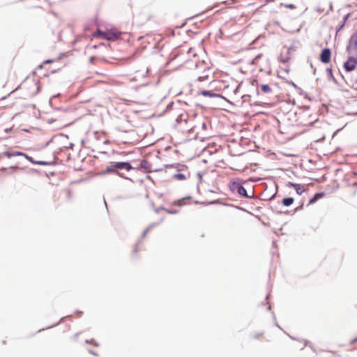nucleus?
Masks as SVG:
<instances>
[{
    "instance_id": "nucleus-21",
    "label": "nucleus",
    "mask_w": 357,
    "mask_h": 357,
    "mask_svg": "<svg viewBox=\"0 0 357 357\" xmlns=\"http://www.w3.org/2000/svg\"><path fill=\"white\" fill-rule=\"evenodd\" d=\"M202 94L206 96L210 95V92L207 91H202Z\"/></svg>"
},
{
    "instance_id": "nucleus-20",
    "label": "nucleus",
    "mask_w": 357,
    "mask_h": 357,
    "mask_svg": "<svg viewBox=\"0 0 357 357\" xmlns=\"http://www.w3.org/2000/svg\"><path fill=\"white\" fill-rule=\"evenodd\" d=\"M86 342L95 345L96 347L98 346V344L95 340H91V341L86 340Z\"/></svg>"
},
{
    "instance_id": "nucleus-17",
    "label": "nucleus",
    "mask_w": 357,
    "mask_h": 357,
    "mask_svg": "<svg viewBox=\"0 0 357 357\" xmlns=\"http://www.w3.org/2000/svg\"><path fill=\"white\" fill-rule=\"evenodd\" d=\"M208 79V75H204L202 76H199L198 77V81L199 82H202V81H204V80H206Z\"/></svg>"
},
{
    "instance_id": "nucleus-22",
    "label": "nucleus",
    "mask_w": 357,
    "mask_h": 357,
    "mask_svg": "<svg viewBox=\"0 0 357 357\" xmlns=\"http://www.w3.org/2000/svg\"><path fill=\"white\" fill-rule=\"evenodd\" d=\"M183 202V200H178L176 202H175V204H178L179 206H181Z\"/></svg>"
},
{
    "instance_id": "nucleus-24",
    "label": "nucleus",
    "mask_w": 357,
    "mask_h": 357,
    "mask_svg": "<svg viewBox=\"0 0 357 357\" xmlns=\"http://www.w3.org/2000/svg\"><path fill=\"white\" fill-rule=\"evenodd\" d=\"M149 230V228L146 229L144 232V236L146 235V232Z\"/></svg>"
},
{
    "instance_id": "nucleus-16",
    "label": "nucleus",
    "mask_w": 357,
    "mask_h": 357,
    "mask_svg": "<svg viewBox=\"0 0 357 357\" xmlns=\"http://www.w3.org/2000/svg\"><path fill=\"white\" fill-rule=\"evenodd\" d=\"M174 178H176L178 180H184L186 178V176L185 174L179 173V174H175Z\"/></svg>"
},
{
    "instance_id": "nucleus-9",
    "label": "nucleus",
    "mask_w": 357,
    "mask_h": 357,
    "mask_svg": "<svg viewBox=\"0 0 357 357\" xmlns=\"http://www.w3.org/2000/svg\"><path fill=\"white\" fill-rule=\"evenodd\" d=\"M241 183H242V181L240 180L239 178L233 179V180L230 181V182L229 183V189L232 192L238 191V188H240V186L241 185Z\"/></svg>"
},
{
    "instance_id": "nucleus-8",
    "label": "nucleus",
    "mask_w": 357,
    "mask_h": 357,
    "mask_svg": "<svg viewBox=\"0 0 357 357\" xmlns=\"http://www.w3.org/2000/svg\"><path fill=\"white\" fill-rule=\"evenodd\" d=\"M114 167L116 168V169H126L127 171H130L133 169L131 166L130 163L128 162H114Z\"/></svg>"
},
{
    "instance_id": "nucleus-5",
    "label": "nucleus",
    "mask_w": 357,
    "mask_h": 357,
    "mask_svg": "<svg viewBox=\"0 0 357 357\" xmlns=\"http://www.w3.org/2000/svg\"><path fill=\"white\" fill-rule=\"evenodd\" d=\"M331 59V51L328 48H325L322 50L320 54V61L323 63H328Z\"/></svg>"
},
{
    "instance_id": "nucleus-2",
    "label": "nucleus",
    "mask_w": 357,
    "mask_h": 357,
    "mask_svg": "<svg viewBox=\"0 0 357 357\" xmlns=\"http://www.w3.org/2000/svg\"><path fill=\"white\" fill-rule=\"evenodd\" d=\"M3 155L8 158H10L11 157H15V156H24L26 159H27L31 163L39 164V165H45V162H35L33 160L31 157H30V156L27 155L26 153L20 152V151H13V152L6 151L3 153Z\"/></svg>"
},
{
    "instance_id": "nucleus-23",
    "label": "nucleus",
    "mask_w": 357,
    "mask_h": 357,
    "mask_svg": "<svg viewBox=\"0 0 357 357\" xmlns=\"http://www.w3.org/2000/svg\"><path fill=\"white\" fill-rule=\"evenodd\" d=\"M67 195H68V197L69 198H70V197H71V196H72V193H71V191H70V190H67Z\"/></svg>"
},
{
    "instance_id": "nucleus-12",
    "label": "nucleus",
    "mask_w": 357,
    "mask_h": 357,
    "mask_svg": "<svg viewBox=\"0 0 357 357\" xmlns=\"http://www.w3.org/2000/svg\"><path fill=\"white\" fill-rule=\"evenodd\" d=\"M324 197V193H317L312 198L310 199L309 204H312L316 202L319 199Z\"/></svg>"
},
{
    "instance_id": "nucleus-11",
    "label": "nucleus",
    "mask_w": 357,
    "mask_h": 357,
    "mask_svg": "<svg viewBox=\"0 0 357 357\" xmlns=\"http://www.w3.org/2000/svg\"><path fill=\"white\" fill-rule=\"evenodd\" d=\"M294 201L292 197H286L282 199V203L285 206H289L294 203Z\"/></svg>"
},
{
    "instance_id": "nucleus-14",
    "label": "nucleus",
    "mask_w": 357,
    "mask_h": 357,
    "mask_svg": "<svg viewBox=\"0 0 357 357\" xmlns=\"http://www.w3.org/2000/svg\"><path fill=\"white\" fill-rule=\"evenodd\" d=\"M351 43L354 46V48L357 49V32L352 36Z\"/></svg>"
},
{
    "instance_id": "nucleus-25",
    "label": "nucleus",
    "mask_w": 357,
    "mask_h": 357,
    "mask_svg": "<svg viewBox=\"0 0 357 357\" xmlns=\"http://www.w3.org/2000/svg\"><path fill=\"white\" fill-rule=\"evenodd\" d=\"M50 62H51V61H50V60H47L46 61H45V62H44V64L49 63H50Z\"/></svg>"
},
{
    "instance_id": "nucleus-1",
    "label": "nucleus",
    "mask_w": 357,
    "mask_h": 357,
    "mask_svg": "<svg viewBox=\"0 0 357 357\" xmlns=\"http://www.w3.org/2000/svg\"><path fill=\"white\" fill-rule=\"evenodd\" d=\"M121 32L115 28L107 29L105 31L98 30L93 35V37H100L107 40H116L121 38Z\"/></svg>"
},
{
    "instance_id": "nucleus-10",
    "label": "nucleus",
    "mask_w": 357,
    "mask_h": 357,
    "mask_svg": "<svg viewBox=\"0 0 357 357\" xmlns=\"http://www.w3.org/2000/svg\"><path fill=\"white\" fill-rule=\"evenodd\" d=\"M105 174H116L119 176L121 174L118 172L116 168L114 167V162L112 163L109 166H107L105 170Z\"/></svg>"
},
{
    "instance_id": "nucleus-4",
    "label": "nucleus",
    "mask_w": 357,
    "mask_h": 357,
    "mask_svg": "<svg viewBox=\"0 0 357 357\" xmlns=\"http://www.w3.org/2000/svg\"><path fill=\"white\" fill-rule=\"evenodd\" d=\"M357 66V59L353 56L349 57L344 63V68L346 71L351 72L354 70Z\"/></svg>"
},
{
    "instance_id": "nucleus-19",
    "label": "nucleus",
    "mask_w": 357,
    "mask_h": 357,
    "mask_svg": "<svg viewBox=\"0 0 357 357\" xmlns=\"http://www.w3.org/2000/svg\"><path fill=\"white\" fill-rule=\"evenodd\" d=\"M163 210L167 212V213H169V214H174V213H176L177 211H173V210H169V209H167V208H163Z\"/></svg>"
},
{
    "instance_id": "nucleus-6",
    "label": "nucleus",
    "mask_w": 357,
    "mask_h": 357,
    "mask_svg": "<svg viewBox=\"0 0 357 357\" xmlns=\"http://www.w3.org/2000/svg\"><path fill=\"white\" fill-rule=\"evenodd\" d=\"M250 340L254 342H264L266 340V336L263 332L256 331L251 335Z\"/></svg>"
},
{
    "instance_id": "nucleus-26",
    "label": "nucleus",
    "mask_w": 357,
    "mask_h": 357,
    "mask_svg": "<svg viewBox=\"0 0 357 357\" xmlns=\"http://www.w3.org/2000/svg\"><path fill=\"white\" fill-rule=\"evenodd\" d=\"M356 341H357V338H356V339H355V340H354L352 341V343L355 342Z\"/></svg>"
},
{
    "instance_id": "nucleus-13",
    "label": "nucleus",
    "mask_w": 357,
    "mask_h": 357,
    "mask_svg": "<svg viewBox=\"0 0 357 357\" xmlns=\"http://www.w3.org/2000/svg\"><path fill=\"white\" fill-rule=\"evenodd\" d=\"M261 90L264 93H268L271 92V88L268 84H261L260 86Z\"/></svg>"
},
{
    "instance_id": "nucleus-3",
    "label": "nucleus",
    "mask_w": 357,
    "mask_h": 357,
    "mask_svg": "<svg viewBox=\"0 0 357 357\" xmlns=\"http://www.w3.org/2000/svg\"><path fill=\"white\" fill-rule=\"evenodd\" d=\"M31 88V90L28 91L26 93V96L31 97L37 93L38 92V87L36 86V84L33 82H31L30 83H24L22 85L20 86V90H26L29 89Z\"/></svg>"
},
{
    "instance_id": "nucleus-15",
    "label": "nucleus",
    "mask_w": 357,
    "mask_h": 357,
    "mask_svg": "<svg viewBox=\"0 0 357 357\" xmlns=\"http://www.w3.org/2000/svg\"><path fill=\"white\" fill-rule=\"evenodd\" d=\"M237 192H238L239 195H241L242 196L248 197L247 191H246L245 188L244 187H243L242 185H241L240 188H238V190Z\"/></svg>"
},
{
    "instance_id": "nucleus-7",
    "label": "nucleus",
    "mask_w": 357,
    "mask_h": 357,
    "mask_svg": "<svg viewBox=\"0 0 357 357\" xmlns=\"http://www.w3.org/2000/svg\"><path fill=\"white\" fill-rule=\"evenodd\" d=\"M287 185L289 188H293L295 189L296 193L299 195H302L305 191V186L300 183H294L292 182H289Z\"/></svg>"
},
{
    "instance_id": "nucleus-18",
    "label": "nucleus",
    "mask_w": 357,
    "mask_h": 357,
    "mask_svg": "<svg viewBox=\"0 0 357 357\" xmlns=\"http://www.w3.org/2000/svg\"><path fill=\"white\" fill-rule=\"evenodd\" d=\"M284 6L285 8H289V9H295L296 8V6L294 4H292V3L284 4Z\"/></svg>"
}]
</instances>
